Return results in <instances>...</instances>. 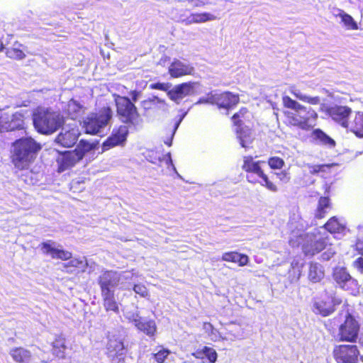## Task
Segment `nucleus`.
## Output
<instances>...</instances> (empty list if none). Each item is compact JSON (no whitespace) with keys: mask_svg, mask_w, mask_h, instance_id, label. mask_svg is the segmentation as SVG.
Returning <instances> with one entry per match:
<instances>
[{"mask_svg":"<svg viewBox=\"0 0 363 363\" xmlns=\"http://www.w3.org/2000/svg\"><path fill=\"white\" fill-rule=\"evenodd\" d=\"M290 92L298 99L307 102L312 105H317L320 103V99L318 96H309L301 93V91L294 86L290 88Z\"/></svg>","mask_w":363,"mask_h":363,"instance_id":"36","label":"nucleus"},{"mask_svg":"<svg viewBox=\"0 0 363 363\" xmlns=\"http://www.w3.org/2000/svg\"><path fill=\"white\" fill-rule=\"evenodd\" d=\"M192 355L196 359H203L205 356L211 363H215L218 357L216 351L213 348L207 346L196 350L192 353Z\"/></svg>","mask_w":363,"mask_h":363,"instance_id":"28","label":"nucleus"},{"mask_svg":"<svg viewBox=\"0 0 363 363\" xmlns=\"http://www.w3.org/2000/svg\"><path fill=\"white\" fill-rule=\"evenodd\" d=\"M236 133L241 146L245 148H248L252 141L251 130L247 127H238L236 129Z\"/></svg>","mask_w":363,"mask_h":363,"instance_id":"29","label":"nucleus"},{"mask_svg":"<svg viewBox=\"0 0 363 363\" xmlns=\"http://www.w3.org/2000/svg\"><path fill=\"white\" fill-rule=\"evenodd\" d=\"M245 337L244 329L240 325H233L228 330L227 335L222 337V340L235 341L243 340Z\"/></svg>","mask_w":363,"mask_h":363,"instance_id":"34","label":"nucleus"},{"mask_svg":"<svg viewBox=\"0 0 363 363\" xmlns=\"http://www.w3.org/2000/svg\"><path fill=\"white\" fill-rule=\"evenodd\" d=\"M216 93L211 92L205 97L200 98L199 100L195 103V105L201 104H216Z\"/></svg>","mask_w":363,"mask_h":363,"instance_id":"47","label":"nucleus"},{"mask_svg":"<svg viewBox=\"0 0 363 363\" xmlns=\"http://www.w3.org/2000/svg\"><path fill=\"white\" fill-rule=\"evenodd\" d=\"M157 104H161V108L163 111H167L168 106L164 100L160 99L157 96H153L147 100L142 101V106L144 109L148 110L154 108Z\"/></svg>","mask_w":363,"mask_h":363,"instance_id":"39","label":"nucleus"},{"mask_svg":"<svg viewBox=\"0 0 363 363\" xmlns=\"http://www.w3.org/2000/svg\"><path fill=\"white\" fill-rule=\"evenodd\" d=\"M169 354L170 351L169 350L160 347L158 351L152 353V355L157 363H164Z\"/></svg>","mask_w":363,"mask_h":363,"instance_id":"43","label":"nucleus"},{"mask_svg":"<svg viewBox=\"0 0 363 363\" xmlns=\"http://www.w3.org/2000/svg\"><path fill=\"white\" fill-rule=\"evenodd\" d=\"M154 108H157L159 109L162 110V108H161V104H157L156 106H154Z\"/></svg>","mask_w":363,"mask_h":363,"instance_id":"62","label":"nucleus"},{"mask_svg":"<svg viewBox=\"0 0 363 363\" xmlns=\"http://www.w3.org/2000/svg\"><path fill=\"white\" fill-rule=\"evenodd\" d=\"M283 104L289 110L285 112L288 122L303 130H309L316 125L317 113L311 107H306L289 96L283 97Z\"/></svg>","mask_w":363,"mask_h":363,"instance_id":"2","label":"nucleus"},{"mask_svg":"<svg viewBox=\"0 0 363 363\" xmlns=\"http://www.w3.org/2000/svg\"><path fill=\"white\" fill-rule=\"evenodd\" d=\"M121 279L119 274L116 272L106 271L100 275L99 283L101 286V292L112 291L111 288L116 286Z\"/></svg>","mask_w":363,"mask_h":363,"instance_id":"19","label":"nucleus"},{"mask_svg":"<svg viewBox=\"0 0 363 363\" xmlns=\"http://www.w3.org/2000/svg\"><path fill=\"white\" fill-rule=\"evenodd\" d=\"M347 129L359 137H363V112H357L354 116L350 117Z\"/></svg>","mask_w":363,"mask_h":363,"instance_id":"24","label":"nucleus"},{"mask_svg":"<svg viewBox=\"0 0 363 363\" xmlns=\"http://www.w3.org/2000/svg\"><path fill=\"white\" fill-rule=\"evenodd\" d=\"M112 111L109 107L101 109L99 112L89 114L83 122L86 133L91 135L104 134L109 125Z\"/></svg>","mask_w":363,"mask_h":363,"instance_id":"7","label":"nucleus"},{"mask_svg":"<svg viewBox=\"0 0 363 363\" xmlns=\"http://www.w3.org/2000/svg\"><path fill=\"white\" fill-rule=\"evenodd\" d=\"M150 86L152 89L168 91L169 88L171 87V84L169 83H155L151 84Z\"/></svg>","mask_w":363,"mask_h":363,"instance_id":"52","label":"nucleus"},{"mask_svg":"<svg viewBox=\"0 0 363 363\" xmlns=\"http://www.w3.org/2000/svg\"><path fill=\"white\" fill-rule=\"evenodd\" d=\"M124 315L130 321L133 322L135 326H136V323L139 322L142 319L139 315V312L137 308H135L134 311H125Z\"/></svg>","mask_w":363,"mask_h":363,"instance_id":"48","label":"nucleus"},{"mask_svg":"<svg viewBox=\"0 0 363 363\" xmlns=\"http://www.w3.org/2000/svg\"><path fill=\"white\" fill-rule=\"evenodd\" d=\"M128 134V126L121 125L118 129L113 130L112 135L104 142L102 151H106L117 145H123L126 140Z\"/></svg>","mask_w":363,"mask_h":363,"instance_id":"16","label":"nucleus"},{"mask_svg":"<svg viewBox=\"0 0 363 363\" xmlns=\"http://www.w3.org/2000/svg\"><path fill=\"white\" fill-rule=\"evenodd\" d=\"M107 356L111 363H123L126 350L123 340L112 336L107 344Z\"/></svg>","mask_w":363,"mask_h":363,"instance_id":"12","label":"nucleus"},{"mask_svg":"<svg viewBox=\"0 0 363 363\" xmlns=\"http://www.w3.org/2000/svg\"><path fill=\"white\" fill-rule=\"evenodd\" d=\"M330 240L329 236L322 235L319 230L306 233L298 230H292L289 243L293 247L301 245L303 251L307 255H313L327 249L322 254V258L324 260H329L335 254V247Z\"/></svg>","mask_w":363,"mask_h":363,"instance_id":"1","label":"nucleus"},{"mask_svg":"<svg viewBox=\"0 0 363 363\" xmlns=\"http://www.w3.org/2000/svg\"><path fill=\"white\" fill-rule=\"evenodd\" d=\"M12 359L18 363H32L31 352L23 347H14L9 352Z\"/></svg>","mask_w":363,"mask_h":363,"instance_id":"23","label":"nucleus"},{"mask_svg":"<svg viewBox=\"0 0 363 363\" xmlns=\"http://www.w3.org/2000/svg\"><path fill=\"white\" fill-rule=\"evenodd\" d=\"M80 132L76 123L67 125L62 128L55 142L65 147H70L76 144Z\"/></svg>","mask_w":363,"mask_h":363,"instance_id":"14","label":"nucleus"},{"mask_svg":"<svg viewBox=\"0 0 363 363\" xmlns=\"http://www.w3.org/2000/svg\"><path fill=\"white\" fill-rule=\"evenodd\" d=\"M4 48V45L2 41L0 40V51H1Z\"/></svg>","mask_w":363,"mask_h":363,"instance_id":"61","label":"nucleus"},{"mask_svg":"<svg viewBox=\"0 0 363 363\" xmlns=\"http://www.w3.org/2000/svg\"><path fill=\"white\" fill-rule=\"evenodd\" d=\"M345 228V225L340 223L337 218L333 217L320 229H314L312 233H315V230H319L322 235L328 236L325 230H327L330 233H340Z\"/></svg>","mask_w":363,"mask_h":363,"instance_id":"25","label":"nucleus"},{"mask_svg":"<svg viewBox=\"0 0 363 363\" xmlns=\"http://www.w3.org/2000/svg\"><path fill=\"white\" fill-rule=\"evenodd\" d=\"M35 128L38 132L50 135L57 131L64 123L63 116L50 108H38L33 115Z\"/></svg>","mask_w":363,"mask_h":363,"instance_id":"4","label":"nucleus"},{"mask_svg":"<svg viewBox=\"0 0 363 363\" xmlns=\"http://www.w3.org/2000/svg\"><path fill=\"white\" fill-rule=\"evenodd\" d=\"M196 23H206L216 19V16L212 13H195Z\"/></svg>","mask_w":363,"mask_h":363,"instance_id":"44","label":"nucleus"},{"mask_svg":"<svg viewBox=\"0 0 363 363\" xmlns=\"http://www.w3.org/2000/svg\"><path fill=\"white\" fill-rule=\"evenodd\" d=\"M284 164V161L279 157H272L268 160V164L273 169H280Z\"/></svg>","mask_w":363,"mask_h":363,"instance_id":"46","label":"nucleus"},{"mask_svg":"<svg viewBox=\"0 0 363 363\" xmlns=\"http://www.w3.org/2000/svg\"><path fill=\"white\" fill-rule=\"evenodd\" d=\"M166 156L167 157V164H170L172 167L173 169L175 171L176 168H175V167L173 164V162H172V157H171V154L169 152V153L167 154Z\"/></svg>","mask_w":363,"mask_h":363,"instance_id":"59","label":"nucleus"},{"mask_svg":"<svg viewBox=\"0 0 363 363\" xmlns=\"http://www.w3.org/2000/svg\"><path fill=\"white\" fill-rule=\"evenodd\" d=\"M65 337L59 336L52 342V354L60 359L65 358Z\"/></svg>","mask_w":363,"mask_h":363,"instance_id":"35","label":"nucleus"},{"mask_svg":"<svg viewBox=\"0 0 363 363\" xmlns=\"http://www.w3.org/2000/svg\"><path fill=\"white\" fill-rule=\"evenodd\" d=\"M352 113L351 108L347 106H337L329 110V114L332 119L344 128L348 127L349 117Z\"/></svg>","mask_w":363,"mask_h":363,"instance_id":"18","label":"nucleus"},{"mask_svg":"<svg viewBox=\"0 0 363 363\" xmlns=\"http://www.w3.org/2000/svg\"><path fill=\"white\" fill-rule=\"evenodd\" d=\"M216 104L219 108H230L238 103L239 97L230 92H224L216 94Z\"/></svg>","mask_w":363,"mask_h":363,"instance_id":"22","label":"nucleus"},{"mask_svg":"<svg viewBox=\"0 0 363 363\" xmlns=\"http://www.w3.org/2000/svg\"><path fill=\"white\" fill-rule=\"evenodd\" d=\"M247 113V110L245 108H242L240 111L235 113L233 116V121L235 125L240 127L242 125V118H244L245 115Z\"/></svg>","mask_w":363,"mask_h":363,"instance_id":"50","label":"nucleus"},{"mask_svg":"<svg viewBox=\"0 0 363 363\" xmlns=\"http://www.w3.org/2000/svg\"><path fill=\"white\" fill-rule=\"evenodd\" d=\"M195 91V83L187 82L176 85L167 92L169 98L179 104L187 96L193 95Z\"/></svg>","mask_w":363,"mask_h":363,"instance_id":"15","label":"nucleus"},{"mask_svg":"<svg viewBox=\"0 0 363 363\" xmlns=\"http://www.w3.org/2000/svg\"><path fill=\"white\" fill-rule=\"evenodd\" d=\"M325 273L322 265L318 263H311L309 267L308 279L313 283L321 281L324 277Z\"/></svg>","mask_w":363,"mask_h":363,"instance_id":"30","label":"nucleus"},{"mask_svg":"<svg viewBox=\"0 0 363 363\" xmlns=\"http://www.w3.org/2000/svg\"><path fill=\"white\" fill-rule=\"evenodd\" d=\"M104 299V306L107 311H111L116 313L118 311V306L114 298L113 291L101 292Z\"/></svg>","mask_w":363,"mask_h":363,"instance_id":"33","label":"nucleus"},{"mask_svg":"<svg viewBox=\"0 0 363 363\" xmlns=\"http://www.w3.org/2000/svg\"><path fill=\"white\" fill-rule=\"evenodd\" d=\"M65 271L67 273H72L77 269L78 272H84L88 266V262L84 257L71 259L67 263L62 264Z\"/></svg>","mask_w":363,"mask_h":363,"instance_id":"26","label":"nucleus"},{"mask_svg":"<svg viewBox=\"0 0 363 363\" xmlns=\"http://www.w3.org/2000/svg\"><path fill=\"white\" fill-rule=\"evenodd\" d=\"M41 250L44 254L50 255L53 259L68 260L72 258L70 252L58 248L57 244L52 240L43 242L41 244Z\"/></svg>","mask_w":363,"mask_h":363,"instance_id":"17","label":"nucleus"},{"mask_svg":"<svg viewBox=\"0 0 363 363\" xmlns=\"http://www.w3.org/2000/svg\"><path fill=\"white\" fill-rule=\"evenodd\" d=\"M195 13H191L189 16H186L184 14L179 16V21L185 26H190L196 23Z\"/></svg>","mask_w":363,"mask_h":363,"instance_id":"51","label":"nucleus"},{"mask_svg":"<svg viewBox=\"0 0 363 363\" xmlns=\"http://www.w3.org/2000/svg\"><path fill=\"white\" fill-rule=\"evenodd\" d=\"M204 5V3L203 1H197L195 4H194V6H202Z\"/></svg>","mask_w":363,"mask_h":363,"instance_id":"60","label":"nucleus"},{"mask_svg":"<svg viewBox=\"0 0 363 363\" xmlns=\"http://www.w3.org/2000/svg\"><path fill=\"white\" fill-rule=\"evenodd\" d=\"M341 302V299L336 297L333 291H325L321 298L314 301L313 310L316 314L328 316L335 311V306L340 304Z\"/></svg>","mask_w":363,"mask_h":363,"instance_id":"9","label":"nucleus"},{"mask_svg":"<svg viewBox=\"0 0 363 363\" xmlns=\"http://www.w3.org/2000/svg\"><path fill=\"white\" fill-rule=\"evenodd\" d=\"M248 257L237 252H225L222 255V260L238 263L240 266H245L248 262Z\"/></svg>","mask_w":363,"mask_h":363,"instance_id":"31","label":"nucleus"},{"mask_svg":"<svg viewBox=\"0 0 363 363\" xmlns=\"http://www.w3.org/2000/svg\"><path fill=\"white\" fill-rule=\"evenodd\" d=\"M186 113H184L183 114V116L181 117V118L179 120V121L177 123V124L175 125V128H174V131H173V133H172V138H170V140H167V141H165V142H164V143H165V144H167L168 146H171V145H172V138H173V136H174V133H175V131H176V130L177 129V128L179 127V123H181V121L183 120V118H184V116H186Z\"/></svg>","mask_w":363,"mask_h":363,"instance_id":"55","label":"nucleus"},{"mask_svg":"<svg viewBox=\"0 0 363 363\" xmlns=\"http://www.w3.org/2000/svg\"><path fill=\"white\" fill-rule=\"evenodd\" d=\"M67 113L72 119H75L82 111V106L75 100H70L67 104Z\"/></svg>","mask_w":363,"mask_h":363,"instance_id":"40","label":"nucleus"},{"mask_svg":"<svg viewBox=\"0 0 363 363\" xmlns=\"http://www.w3.org/2000/svg\"><path fill=\"white\" fill-rule=\"evenodd\" d=\"M135 294L140 295L141 297L147 298L149 296V291L147 287L142 284H135L133 288Z\"/></svg>","mask_w":363,"mask_h":363,"instance_id":"49","label":"nucleus"},{"mask_svg":"<svg viewBox=\"0 0 363 363\" xmlns=\"http://www.w3.org/2000/svg\"><path fill=\"white\" fill-rule=\"evenodd\" d=\"M93 149L94 145L92 143L82 140L74 150L59 152L56 158L58 172H62L72 168L83 158L85 153Z\"/></svg>","mask_w":363,"mask_h":363,"instance_id":"6","label":"nucleus"},{"mask_svg":"<svg viewBox=\"0 0 363 363\" xmlns=\"http://www.w3.org/2000/svg\"><path fill=\"white\" fill-rule=\"evenodd\" d=\"M277 177L284 183L288 182L290 180V176L286 171H282L277 174Z\"/></svg>","mask_w":363,"mask_h":363,"instance_id":"53","label":"nucleus"},{"mask_svg":"<svg viewBox=\"0 0 363 363\" xmlns=\"http://www.w3.org/2000/svg\"><path fill=\"white\" fill-rule=\"evenodd\" d=\"M135 327L148 336H153L157 330V326L153 320H146L142 318L136 323Z\"/></svg>","mask_w":363,"mask_h":363,"instance_id":"32","label":"nucleus"},{"mask_svg":"<svg viewBox=\"0 0 363 363\" xmlns=\"http://www.w3.org/2000/svg\"><path fill=\"white\" fill-rule=\"evenodd\" d=\"M23 45L18 42H16L13 46L8 48L6 50V56L9 58L14 60H23L26 57V55L23 52L22 48Z\"/></svg>","mask_w":363,"mask_h":363,"instance_id":"37","label":"nucleus"},{"mask_svg":"<svg viewBox=\"0 0 363 363\" xmlns=\"http://www.w3.org/2000/svg\"><path fill=\"white\" fill-rule=\"evenodd\" d=\"M359 2L363 5V0H359Z\"/></svg>","mask_w":363,"mask_h":363,"instance_id":"63","label":"nucleus"},{"mask_svg":"<svg viewBox=\"0 0 363 363\" xmlns=\"http://www.w3.org/2000/svg\"><path fill=\"white\" fill-rule=\"evenodd\" d=\"M23 127V115L19 112L9 113L0 111V132L12 131Z\"/></svg>","mask_w":363,"mask_h":363,"instance_id":"13","label":"nucleus"},{"mask_svg":"<svg viewBox=\"0 0 363 363\" xmlns=\"http://www.w3.org/2000/svg\"><path fill=\"white\" fill-rule=\"evenodd\" d=\"M203 329L212 341L216 342L223 337L220 333L210 323H204Z\"/></svg>","mask_w":363,"mask_h":363,"instance_id":"42","label":"nucleus"},{"mask_svg":"<svg viewBox=\"0 0 363 363\" xmlns=\"http://www.w3.org/2000/svg\"><path fill=\"white\" fill-rule=\"evenodd\" d=\"M194 70V67L189 64L184 63L178 60H174L169 67V73L174 78L192 74Z\"/></svg>","mask_w":363,"mask_h":363,"instance_id":"21","label":"nucleus"},{"mask_svg":"<svg viewBox=\"0 0 363 363\" xmlns=\"http://www.w3.org/2000/svg\"><path fill=\"white\" fill-rule=\"evenodd\" d=\"M333 277L335 282L346 290L349 289V285L356 282L347 272L346 268L343 267H336L333 270Z\"/></svg>","mask_w":363,"mask_h":363,"instance_id":"20","label":"nucleus"},{"mask_svg":"<svg viewBox=\"0 0 363 363\" xmlns=\"http://www.w3.org/2000/svg\"><path fill=\"white\" fill-rule=\"evenodd\" d=\"M334 16L341 19V23H343L344 26L348 30H357V23L354 18L342 9H337L333 13Z\"/></svg>","mask_w":363,"mask_h":363,"instance_id":"27","label":"nucleus"},{"mask_svg":"<svg viewBox=\"0 0 363 363\" xmlns=\"http://www.w3.org/2000/svg\"><path fill=\"white\" fill-rule=\"evenodd\" d=\"M312 134L314 139L318 140V142L322 145H327L329 147H333L335 145L334 140L330 138L320 129L313 130Z\"/></svg>","mask_w":363,"mask_h":363,"instance_id":"38","label":"nucleus"},{"mask_svg":"<svg viewBox=\"0 0 363 363\" xmlns=\"http://www.w3.org/2000/svg\"><path fill=\"white\" fill-rule=\"evenodd\" d=\"M359 330L358 322L348 314L345 322L340 325L337 337L340 341L354 342L357 339Z\"/></svg>","mask_w":363,"mask_h":363,"instance_id":"10","label":"nucleus"},{"mask_svg":"<svg viewBox=\"0 0 363 363\" xmlns=\"http://www.w3.org/2000/svg\"><path fill=\"white\" fill-rule=\"evenodd\" d=\"M130 96L132 98V100L133 102H135L138 100V99L140 98V95H141V93L140 91H133L130 92Z\"/></svg>","mask_w":363,"mask_h":363,"instance_id":"58","label":"nucleus"},{"mask_svg":"<svg viewBox=\"0 0 363 363\" xmlns=\"http://www.w3.org/2000/svg\"><path fill=\"white\" fill-rule=\"evenodd\" d=\"M115 102L117 113L121 121L133 126L141 124L142 118L138 112L137 108L128 97L116 96Z\"/></svg>","mask_w":363,"mask_h":363,"instance_id":"8","label":"nucleus"},{"mask_svg":"<svg viewBox=\"0 0 363 363\" xmlns=\"http://www.w3.org/2000/svg\"><path fill=\"white\" fill-rule=\"evenodd\" d=\"M330 208V200L328 197H320L318 201V206L317 211L315 213V217L321 218L324 217L328 209Z\"/></svg>","mask_w":363,"mask_h":363,"instance_id":"41","label":"nucleus"},{"mask_svg":"<svg viewBox=\"0 0 363 363\" xmlns=\"http://www.w3.org/2000/svg\"><path fill=\"white\" fill-rule=\"evenodd\" d=\"M359 354L357 347L353 345H338L333 350L337 363H357Z\"/></svg>","mask_w":363,"mask_h":363,"instance_id":"11","label":"nucleus"},{"mask_svg":"<svg viewBox=\"0 0 363 363\" xmlns=\"http://www.w3.org/2000/svg\"><path fill=\"white\" fill-rule=\"evenodd\" d=\"M119 276L121 279H132L134 276L138 277L139 275L133 270L131 272H123L121 274H119Z\"/></svg>","mask_w":363,"mask_h":363,"instance_id":"54","label":"nucleus"},{"mask_svg":"<svg viewBox=\"0 0 363 363\" xmlns=\"http://www.w3.org/2000/svg\"><path fill=\"white\" fill-rule=\"evenodd\" d=\"M357 251L363 255V240H358L355 244Z\"/></svg>","mask_w":363,"mask_h":363,"instance_id":"57","label":"nucleus"},{"mask_svg":"<svg viewBox=\"0 0 363 363\" xmlns=\"http://www.w3.org/2000/svg\"><path fill=\"white\" fill-rule=\"evenodd\" d=\"M40 144L31 138H21L13 144L12 162L19 169H27L40 150Z\"/></svg>","mask_w":363,"mask_h":363,"instance_id":"3","label":"nucleus"},{"mask_svg":"<svg viewBox=\"0 0 363 363\" xmlns=\"http://www.w3.org/2000/svg\"><path fill=\"white\" fill-rule=\"evenodd\" d=\"M354 266L361 272L363 273V257H359L354 262Z\"/></svg>","mask_w":363,"mask_h":363,"instance_id":"56","label":"nucleus"},{"mask_svg":"<svg viewBox=\"0 0 363 363\" xmlns=\"http://www.w3.org/2000/svg\"><path fill=\"white\" fill-rule=\"evenodd\" d=\"M262 164H264V162L255 161L252 156L243 157L242 167L247 173L246 176L247 182L253 184H259L272 192L277 191V186L269 181L267 175L264 174L262 168Z\"/></svg>","mask_w":363,"mask_h":363,"instance_id":"5","label":"nucleus"},{"mask_svg":"<svg viewBox=\"0 0 363 363\" xmlns=\"http://www.w3.org/2000/svg\"><path fill=\"white\" fill-rule=\"evenodd\" d=\"M303 167H304V172H306L311 174H315L320 172H323L324 169L326 167H328V166L325 165V164L313 165V164H306L304 165Z\"/></svg>","mask_w":363,"mask_h":363,"instance_id":"45","label":"nucleus"}]
</instances>
